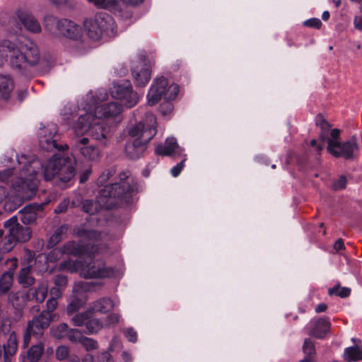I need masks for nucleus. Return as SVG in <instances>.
<instances>
[{
	"instance_id": "0eeeda50",
	"label": "nucleus",
	"mask_w": 362,
	"mask_h": 362,
	"mask_svg": "<svg viewBox=\"0 0 362 362\" xmlns=\"http://www.w3.org/2000/svg\"><path fill=\"white\" fill-rule=\"evenodd\" d=\"M73 129L77 135L89 132L93 139L100 141L103 145L107 144L110 128L103 120L94 117L92 112L81 115Z\"/></svg>"
},
{
	"instance_id": "37998d69",
	"label": "nucleus",
	"mask_w": 362,
	"mask_h": 362,
	"mask_svg": "<svg viewBox=\"0 0 362 362\" xmlns=\"http://www.w3.org/2000/svg\"><path fill=\"white\" fill-rule=\"evenodd\" d=\"M14 170H15L13 168H6L0 171V181L6 183L12 181L13 183L15 181L13 179L14 175Z\"/></svg>"
},
{
	"instance_id": "603ef678",
	"label": "nucleus",
	"mask_w": 362,
	"mask_h": 362,
	"mask_svg": "<svg viewBox=\"0 0 362 362\" xmlns=\"http://www.w3.org/2000/svg\"><path fill=\"white\" fill-rule=\"evenodd\" d=\"M186 160V155L184 156L183 159L178 164H177L175 166H174L171 169V174L173 177H177L180 175L182 170L183 169L185 166V162Z\"/></svg>"
},
{
	"instance_id": "6ab92c4d",
	"label": "nucleus",
	"mask_w": 362,
	"mask_h": 362,
	"mask_svg": "<svg viewBox=\"0 0 362 362\" xmlns=\"http://www.w3.org/2000/svg\"><path fill=\"white\" fill-rule=\"evenodd\" d=\"M58 34L64 35L74 40H79L82 37V29L81 26L72 21L64 18L59 23Z\"/></svg>"
},
{
	"instance_id": "774afa93",
	"label": "nucleus",
	"mask_w": 362,
	"mask_h": 362,
	"mask_svg": "<svg viewBox=\"0 0 362 362\" xmlns=\"http://www.w3.org/2000/svg\"><path fill=\"white\" fill-rule=\"evenodd\" d=\"M354 24L356 29L362 31V16L356 17L354 21Z\"/></svg>"
},
{
	"instance_id": "5701e85b",
	"label": "nucleus",
	"mask_w": 362,
	"mask_h": 362,
	"mask_svg": "<svg viewBox=\"0 0 362 362\" xmlns=\"http://www.w3.org/2000/svg\"><path fill=\"white\" fill-rule=\"evenodd\" d=\"M42 208V204H31L25 206L19 211L21 220L26 225L33 223L37 218V212L40 211Z\"/></svg>"
},
{
	"instance_id": "1a4fd4ad",
	"label": "nucleus",
	"mask_w": 362,
	"mask_h": 362,
	"mask_svg": "<svg viewBox=\"0 0 362 362\" xmlns=\"http://www.w3.org/2000/svg\"><path fill=\"white\" fill-rule=\"evenodd\" d=\"M86 105L83 108L86 112H92L93 117L103 120V118L115 117L119 115L122 111V106L117 103H110L99 105L95 97L92 94H88L84 100Z\"/></svg>"
},
{
	"instance_id": "de8ad7c7",
	"label": "nucleus",
	"mask_w": 362,
	"mask_h": 362,
	"mask_svg": "<svg viewBox=\"0 0 362 362\" xmlns=\"http://www.w3.org/2000/svg\"><path fill=\"white\" fill-rule=\"evenodd\" d=\"M81 344L87 351H92L98 349L97 341L91 338L83 337Z\"/></svg>"
},
{
	"instance_id": "7ed1b4c3",
	"label": "nucleus",
	"mask_w": 362,
	"mask_h": 362,
	"mask_svg": "<svg viewBox=\"0 0 362 362\" xmlns=\"http://www.w3.org/2000/svg\"><path fill=\"white\" fill-rule=\"evenodd\" d=\"M6 60L11 69L22 73L39 63L40 50L33 41L21 42L17 40L4 39L0 42V67Z\"/></svg>"
},
{
	"instance_id": "09e8293b",
	"label": "nucleus",
	"mask_w": 362,
	"mask_h": 362,
	"mask_svg": "<svg viewBox=\"0 0 362 362\" xmlns=\"http://www.w3.org/2000/svg\"><path fill=\"white\" fill-rule=\"evenodd\" d=\"M115 173V169L112 168L107 169L103 172L98 179V183L99 185H103L105 182Z\"/></svg>"
},
{
	"instance_id": "0e129e2a",
	"label": "nucleus",
	"mask_w": 362,
	"mask_h": 362,
	"mask_svg": "<svg viewBox=\"0 0 362 362\" xmlns=\"http://www.w3.org/2000/svg\"><path fill=\"white\" fill-rule=\"evenodd\" d=\"M61 253L59 250H54L51 251L48 255V259L51 262L56 261L58 259V255Z\"/></svg>"
},
{
	"instance_id": "e2e57ef3",
	"label": "nucleus",
	"mask_w": 362,
	"mask_h": 362,
	"mask_svg": "<svg viewBox=\"0 0 362 362\" xmlns=\"http://www.w3.org/2000/svg\"><path fill=\"white\" fill-rule=\"evenodd\" d=\"M86 283L81 281L74 284L73 292L76 293V296L80 293L79 289H84L86 288Z\"/></svg>"
},
{
	"instance_id": "13d9d810",
	"label": "nucleus",
	"mask_w": 362,
	"mask_h": 362,
	"mask_svg": "<svg viewBox=\"0 0 362 362\" xmlns=\"http://www.w3.org/2000/svg\"><path fill=\"white\" fill-rule=\"evenodd\" d=\"M57 299L56 298H50L47 301V303H46V305H47V310H45L46 312H49V314L51 315L50 313L52 312H53L57 308V305H58V303H57Z\"/></svg>"
},
{
	"instance_id": "9b49d317",
	"label": "nucleus",
	"mask_w": 362,
	"mask_h": 362,
	"mask_svg": "<svg viewBox=\"0 0 362 362\" xmlns=\"http://www.w3.org/2000/svg\"><path fill=\"white\" fill-rule=\"evenodd\" d=\"M358 145L354 137L345 142H340L335 140H329L327 151L333 156L345 159H353L355 153L358 151Z\"/></svg>"
},
{
	"instance_id": "680f3d73",
	"label": "nucleus",
	"mask_w": 362,
	"mask_h": 362,
	"mask_svg": "<svg viewBox=\"0 0 362 362\" xmlns=\"http://www.w3.org/2000/svg\"><path fill=\"white\" fill-rule=\"evenodd\" d=\"M64 288L58 287V286H54L50 289V296L52 298L58 299L62 297V291Z\"/></svg>"
},
{
	"instance_id": "4d7b16f0",
	"label": "nucleus",
	"mask_w": 362,
	"mask_h": 362,
	"mask_svg": "<svg viewBox=\"0 0 362 362\" xmlns=\"http://www.w3.org/2000/svg\"><path fill=\"white\" fill-rule=\"evenodd\" d=\"M69 204V198L64 199L59 204V205L55 208L54 212L56 214H61V213L64 212L67 209Z\"/></svg>"
},
{
	"instance_id": "2eb2a0df",
	"label": "nucleus",
	"mask_w": 362,
	"mask_h": 362,
	"mask_svg": "<svg viewBox=\"0 0 362 362\" xmlns=\"http://www.w3.org/2000/svg\"><path fill=\"white\" fill-rule=\"evenodd\" d=\"M61 253L72 255L74 256L87 255L88 257H94L98 253V247L90 244L77 243L69 241L60 248Z\"/></svg>"
},
{
	"instance_id": "9d476101",
	"label": "nucleus",
	"mask_w": 362,
	"mask_h": 362,
	"mask_svg": "<svg viewBox=\"0 0 362 362\" xmlns=\"http://www.w3.org/2000/svg\"><path fill=\"white\" fill-rule=\"evenodd\" d=\"M111 95L122 100L128 107L135 106L139 102V96L133 90L132 86L129 81L122 83H114L110 88Z\"/></svg>"
},
{
	"instance_id": "c9c22d12",
	"label": "nucleus",
	"mask_w": 362,
	"mask_h": 362,
	"mask_svg": "<svg viewBox=\"0 0 362 362\" xmlns=\"http://www.w3.org/2000/svg\"><path fill=\"white\" fill-rule=\"evenodd\" d=\"M44 346L42 344L33 346L28 351V358L30 362L37 361L43 352Z\"/></svg>"
},
{
	"instance_id": "f257e3e1",
	"label": "nucleus",
	"mask_w": 362,
	"mask_h": 362,
	"mask_svg": "<svg viewBox=\"0 0 362 362\" xmlns=\"http://www.w3.org/2000/svg\"><path fill=\"white\" fill-rule=\"evenodd\" d=\"M136 187V181L130 172L122 171L119 175V181L105 185L95 201L86 200L83 204V210L92 215L102 209H110L130 204L133 202V194Z\"/></svg>"
},
{
	"instance_id": "a18cd8bd",
	"label": "nucleus",
	"mask_w": 362,
	"mask_h": 362,
	"mask_svg": "<svg viewBox=\"0 0 362 362\" xmlns=\"http://www.w3.org/2000/svg\"><path fill=\"white\" fill-rule=\"evenodd\" d=\"M69 348L62 345L57 348L55 351L56 358L59 361H64L69 356Z\"/></svg>"
},
{
	"instance_id": "864d4df0",
	"label": "nucleus",
	"mask_w": 362,
	"mask_h": 362,
	"mask_svg": "<svg viewBox=\"0 0 362 362\" xmlns=\"http://www.w3.org/2000/svg\"><path fill=\"white\" fill-rule=\"evenodd\" d=\"M169 101L166 100L160 105L159 110L163 115H168L173 109V105Z\"/></svg>"
},
{
	"instance_id": "2f4dec72",
	"label": "nucleus",
	"mask_w": 362,
	"mask_h": 362,
	"mask_svg": "<svg viewBox=\"0 0 362 362\" xmlns=\"http://www.w3.org/2000/svg\"><path fill=\"white\" fill-rule=\"evenodd\" d=\"M61 20L57 19L52 15L46 16L44 18V24L45 28L51 33L58 34L60 26Z\"/></svg>"
},
{
	"instance_id": "473e14b6",
	"label": "nucleus",
	"mask_w": 362,
	"mask_h": 362,
	"mask_svg": "<svg viewBox=\"0 0 362 362\" xmlns=\"http://www.w3.org/2000/svg\"><path fill=\"white\" fill-rule=\"evenodd\" d=\"M362 358V351L357 346H351L345 349L344 359L347 362L356 361Z\"/></svg>"
},
{
	"instance_id": "dca6fc26",
	"label": "nucleus",
	"mask_w": 362,
	"mask_h": 362,
	"mask_svg": "<svg viewBox=\"0 0 362 362\" xmlns=\"http://www.w3.org/2000/svg\"><path fill=\"white\" fill-rule=\"evenodd\" d=\"M73 150L78 151L87 160L97 161L100 158V152L94 146L89 144L86 137H78L74 139Z\"/></svg>"
},
{
	"instance_id": "a211bd4d",
	"label": "nucleus",
	"mask_w": 362,
	"mask_h": 362,
	"mask_svg": "<svg viewBox=\"0 0 362 362\" xmlns=\"http://www.w3.org/2000/svg\"><path fill=\"white\" fill-rule=\"evenodd\" d=\"M51 322V315L49 312L42 311L41 314L33 317L28 324L27 329L33 333L36 337H40L45 328H47Z\"/></svg>"
},
{
	"instance_id": "338daca9",
	"label": "nucleus",
	"mask_w": 362,
	"mask_h": 362,
	"mask_svg": "<svg viewBox=\"0 0 362 362\" xmlns=\"http://www.w3.org/2000/svg\"><path fill=\"white\" fill-rule=\"evenodd\" d=\"M344 248V241L341 239H338L334 245V249L338 252L341 250H343Z\"/></svg>"
},
{
	"instance_id": "c756f323",
	"label": "nucleus",
	"mask_w": 362,
	"mask_h": 362,
	"mask_svg": "<svg viewBox=\"0 0 362 362\" xmlns=\"http://www.w3.org/2000/svg\"><path fill=\"white\" fill-rule=\"evenodd\" d=\"M13 281V274L7 272L2 274L0 279V295L7 293L11 289Z\"/></svg>"
},
{
	"instance_id": "7c9ffc66",
	"label": "nucleus",
	"mask_w": 362,
	"mask_h": 362,
	"mask_svg": "<svg viewBox=\"0 0 362 362\" xmlns=\"http://www.w3.org/2000/svg\"><path fill=\"white\" fill-rule=\"evenodd\" d=\"M68 230L69 226L67 224H63L59 226L50 237L48 245L53 247L59 243L64 238Z\"/></svg>"
},
{
	"instance_id": "49530a36",
	"label": "nucleus",
	"mask_w": 362,
	"mask_h": 362,
	"mask_svg": "<svg viewBox=\"0 0 362 362\" xmlns=\"http://www.w3.org/2000/svg\"><path fill=\"white\" fill-rule=\"evenodd\" d=\"M303 351L304 354L310 356L315 354V349L314 342L309 339H305L303 346Z\"/></svg>"
},
{
	"instance_id": "cd10ccee",
	"label": "nucleus",
	"mask_w": 362,
	"mask_h": 362,
	"mask_svg": "<svg viewBox=\"0 0 362 362\" xmlns=\"http://www.w3.org/2000/svg\"><path fill=\"white\" fill-rule=\"evenodd\" d=\"M18 281L23 287H28L35 282V279L31 275V266H25L22 268L18 276Z\"/></svg>"
},
{
	"instance_id": "a878e982",
	"label": "nucleus",
	"mask_w": 362,
	"mask_h": 362,
	"mask_svg": "<svg viewBox=\"0 0 362 362\" xmlns=\"http://www.w3.org/2000/svg\"><path fill=\"white\" fill-rule=\"evenodd\" d=\"M88 2L100 8H115V12H118L119 16L125 19L130 18L132 16V12L127 8L124 10L119 9L115 0H88Z\"/></svg>"
},
{
	"instance_id": "8fccbe9b",
	"label": "nucleus",
	"mask_w": 362,
	"mask_h": 362,
	"mask_svg": "<svg viewBox=\"0 0 362 362\" xmlns=\"http://www.w3.org/2000/svg\"><path fill=\"white\" fill-rule=\"evenodd\" d=\"M120 316L118 314H112L106 317L105 320L103 321L104 327L115 325L119 321Z\"/></svg>"
},
{
	"instance_id": "4c0bfd02",
	"label": "nucleus",
	"mask_w": 362,
	"mask_h": 362,
	"mask_svg": "<svg viewBox=\"0 0 362 362\" xmlns=\"http://www.w3.org/2000/svg\"><path fill=\"white\" fill-rule=\"evenodd\" d=\"M90 311H86L76 314L72 318L71 322L74 326L81 327L83 325H86V322L90 317Z\"/></svg>"
},
{
	"instance_id": "f03ea898",
	"label": "nucleus",
	"mask_w": 362,
	"mask_h": 362,
	"mask_svg": "<svg viewBox=\"0 0 362 362\" xmlns=\"http://www.w3.org/2000/svg\"><path fill=\"white\" fill-rule=\"evenodd\" d=\"M18 163L25 164L23 170L25 175H33L40 178L43 175L46 181L52 180L57 176L62 182H68L75 175L76 162L67 156H58L54 155L45 164L34 156L22 155L17 158Z\"/></svg>"
},
{
	"instance_id": "c03bdc74",
	"label": "nucleus",
	"mask_w": 362,
	"mask_h": 362,
	"mask_svg": "<svg viewBox=\"0 0 362 362\" xmlns=\"http://www.w3.org/2000/svg\"><path fill=\"white\" fill-rule=\"evenodd\" d=\"M69 340L73 343H81L83 336L81 331L78 329H69V334L67 335Z\"/></svg>"
},
{
	"instance_id": "b1692460",
	"label": "nucleus",
	"mask_w": 362,
	"mask_h": 362,
	"mask_svg": "<svg viewBox=\"0 0 362 362\" xmlns=\"http://www.w3.org/2000/svg\"><path fill=\"white\" fill-rule=\"evenodd\" d=\"M47 291L48 283L43 281L36 288L29 289L25 295V298L28 300H35L37 303H42L47 297Z\"/></svg>"
},
{
	"instance_id": "72a5a7b5",
	"label": "nucleus",
	"mask_w": 362,
	"mask_h": 362,
	"mask_svg": "<svg viewBox=\"0 0 362 362\" xmlns=\"http://www.w3.org/2000/svg\"><path fill=\"white\" fill-rule=\"evenodd\" d=\"M4 350L5 356H13L18 348L17 339L14 333H11L8 339L7 344H4Z\"/></svg>"
},
{
	"instance_id": "ea45409f",
	"label": "nucleus",
	"mask_w": 362,
	"mask_h": 362,
	"mask_svg": "<svg viewBox=\"0 0 362 362\" xmlns=\"http://www.w3.org/2000/svg\"><path fill=\"white\" fill-rule=\"evenodd\" d=\"M16 242L8 235L1 237L0 240V251L8 252L14 247Z\"/></svg>"
},
{
	"instance_id": "69168bd1",
	"label": "nucleus",
	"mask_w": 362,
	"mask_h": 362,
	"mask_svg": "<svg viewBox=\"0 0 362 362\" xmlns=\"http://www.w3.org/2000/svg\"><path fill=\"white\" fill-rule=\"evenodd\" d=\"M91 174V170L87 169L81 175H80V182H85L89 177Z\"/></svg>"
},
{
	"instance_id": "bf43d9fd",
	"label": "nucleus",
	"mask_w": 362,
	"mask_h": 362,
	"mask_svg": "<svg viewBox=\"0 0 362 362\" xmlns=\"http://www.w3.org/2000/svg\"><path fill=\"white\" fill-rule=\"evenodd\" d=\"M304 25L308 27L320 28L322 25V22L319 18H311L305 21Z\"/></svg>"
},
{
	"instance_id": "423d86ee",
	"label": "nucleus",
	"mask_w": 362,
	"mask_h": 362,
	"mask_svg": "<svg viewBox=\"0 0 362 362\" xmlns=\"http://www.w3.org/2000/svg\"><path fill=\"white\" fill-rule=\"evenodd\" d=\"M61 268L70 272H80L85 279H97L111 277L115 274V269L107 267L101 261H92L89 263L80 260H68L61 264Z\"/></svg>"
},
{
	"instance_id": "ddd939ff",
	"label": "nucleus",
	"mask_w": 362,
	"mask_h": 362,
	"mask_svg": "<svg viewBox=\"0 0 362 362\" xmlns=\"http://www.w3.org/2000/svg\"><path fill=\"white\" fill-rule=\"evenodd\" d=\"M8 235L16 242H26L31 238V230L28 226H23L18 222V218L13 216L4 223Z\"/></svg>"
},
{
	"instance_id": "aec40b11",
	"label": "nucleus",
	"mask_w": 362,
	"mask_h": 362,
	"mask_svg": "<svg viewBox=\"0 0 362 362\" xmlns=\"http://www.w3.org/2000/svg\"><path fill=\"white\" fill-rule=\"evenodd\" d=\"M16 16L28 31L34 34L41 33L42 28L40 23L32 13L19 10L16 13Z\"/></svg>"
},
{
	"instance_id": "20e7f679",
	"label": "nucleus",
	"mask_w": 362,
	"mask_h": 362,
	"mask_svg": "<svg viewBox=\"0 0 362 362\" xmlns=\"http://www.w3.org/2000/svg\"><path fill=\"white\" fill-rule=\"evenodd\" d=\"M18 165L21 166V177H16L12 183L14 197L13 200L6 203V207L9 210H14L22 205L25 201L33 198L38 188L39 178L33 175H29L28 173L25 175L23 172L25 164L18 163Z\"/></svg>"
},
{
	"instance_id": "a19ab883",
	"label": "nucleus",
	"mask_w": 362,
	"mask_h": 362,
	"mask_svg": "<svg viewBox=\"0 0 362 362\" xmlns=\"http://www.w3.org/2000/svg\"><path fill=\"white\" fill-rule=\"evenodd\" d=\"M83 300L78 296H74V298L71 300L66 307L67 314L72 315L75 312L78 311L83 306Z\"/></svg>"
},
{
	"instance_id": "3c124183",
	"label": "nucleus",
	"mask_w": 362,
	"mask_h": 362,
	"mask_svg": "<svg viewBox=\"0 0 362 362\" xmlns=\"http://www.w3.org/2000/svg\"><path fill=\"white\" fill-rule=\"evenodd\" d=\"M68 280L66 276L59 274L54 276V283L56 286L64 288L67 284Z\"/></svg>"
},
{
	"instance_id": "6e6d98bb",
	"label": "nucleus",
	"mask_w": 362,
	"mask_h": 362,
	"mask_svg": "<svg viewBox=\"0 0 362 362\" xmlns=\"http://www.w3.org/2000/svg\"><path fill=\"white\" fill-rule=\"evenodd\" d=\"M346 178L344 176H340L337 180L333 183L334 190L343 189L346 187Z\"/></svg>"
},
{
	"instance_id": "79ce46f5",
	"label": "nucleus",
	"mask_w": 362,
	"mask_h": 362,
	"mask_svg": "<svg viewBox=\"0 0 362 362\" xmlns=\"http://www.w3.org/2000/svg\"><path fill=\"white\" fill-rule=\"evenodd\" d=\"M328 293L330 296L337 295L341 298H346L350 295L351 289L348 287L341 288L339 286H336L329 288Z\"/></svg>"
},
{
	"instance_id": "f8f14e48",
	"label": "nucleus",
	"mask_w": 362,
	"mask_h": 362,
	"mask_svg": "<svg viewBox=\"0 0 362 362\" xmlns=\"http://www.w3.org/2000/svg\"><path fill=\"white\" fill-rule=\"evenodd\" d=\"M57 133V127L55 124L51 123L41 130L40 133L39 143L40 147L47 151L54 150L63 151L68 148L66 144H58L57 140L54 139Z\"/></svg>"
},
{
	"instance_id": "6e6552de",
	"label": "nucleus",
	"mask_w": 362,
	"mask_h": 362,
	"mask_svg": "<svg viewBox=\"0 0 362 362\" xmlns=\"http://www.w3.org/2000/svg\"><path fill=\"white\" fill-rule=\"evenodd\" d=\"M179 92V86L175 83L170 84L168 79L161 76L156 78L151 86L147 95L149 105H154L163 98L165 100H173Z\"/></svg>"
},
{
	"instance_id": "39448f33",
	"label": "nucleus",
	"mask_w": 362,
	"mask_h": 362,
	"mask_svg": "<svg viewBox=\"0 0 362 362\" xmlns=\"http://www.w3.org/2000/svg\"><path fill=\"white\" fill-rule=\"evenodd\" d=\"M83 27L88 36L94 41L117 34V27L113 18L105 12H100L86 18Z\"/></svg>"
},
{
	"instance_id": "c85d7f7f",
	"label": "nucleus",
	"mask_w": 362,
	"mask_h": 362,
	"mask_svg": "<svg viewBox=\"0 0 362 362\" xmlns=\"http://www.w3.org/2000/svg\"><path fill=\"white\" fill-rule=\"evenodd\" d=\"M114 307V303L109 298H103L96 300L93 306V310L102 313H106Z\"/></svg>"
},
{
	"instance_id": "052dcab7",
	"label": "nucleus",
	"mask_w": 362,
	"mask_h": 362,
	"mask_svg": "<svg viewBox=\"0 0 362 362\" xmlns=\"http://www.w3.org/2000/svg\"><path fill=\"white\" fill-rule=\"evenodd\" d=\"M124 334L129 341L136 342L137 339L136 332L132 328H127L124 331Z\"/></svg>"
},
{
	"instance_id": "f3484780",
	"label": "nucleus",
	"mask_w": 362,
	"mask_h": 362,
	"mask_svg": "<svg viewBox=\"0 0 362 362\" xmlns=\"http://www.w3.org/2000/svg\"><path fill=\"white\" fill-rule=\"evenodd\" d=\"M146 120L148 122L146 124L141 122L131 127L129 129V136L134 138V139L143 140V134L146 132H150L151 130L154 132L155 136L157 132L155 115L151 113H147L146 115Z\"/></svg>"
},
{
	"instance_id": "4be33fe9",
	"label": "nucleus",
	"mask_w": 362,
	"mask_h": 362,
	"mask_svg": "<svg viewBox=\"0 0 362 362\" xmlns=\"http://www.w3.org/2000/svg\"><path fill=\"white\" fill-rule=\"evenodd\" d=\"M182 150L177 144V139L174 137L166 139L164 144H159L156 147L155 153L160 156H170L172 154H180Z\"/></svg>"
},
{
	"instance_id": "5fc2aeb1",
	"label": "nucleus",
	"mask_w": 362,
	"mask_h": 362,
	"mask_svg": "<svg viewBox=\"0 0 362 362\" xmlns=\"http://www.w3.org/2000/svg\"><path fill=\"white\" fill-rule=\"evenodd\" d=\"M21 296V295L19 292H11L8 296V301L12 303L13 306H19L21 305L19 303V298Z\"/></svg>"
},
{
	"instance_id": "e433bc0d",
	"label": "nucleus",
	"mask_w": 362,
	"mask_h": 362,
	"mask_svg": "<svg viewBox=\"0 0 362 362\" xmlns=\"http://www.w3.org/2000/svg\"><path fill=\"white\" fill-rule=\"evenodd\" d=\"M86 333L93 334L104 327L103 321L99 319H90L86 322Z\"/></svg>"
},
{
	"instance_id": "393cba45",
	"label": "nucleus",
	"mask_w": 362,
	"mask_h": 362,
	"mask_svg": "<svg viewBox=\"0 0 362 362\" xmlns=\"http://www.w3.org/2000/svg\"><path fill=\"white\" fill-rule=\"evenodd\" d=\"M132 75L135 84L137 86L144 87L148 83L151 78V67L147 64H144L141 67L138 66L132 71Z\"/></svg>"
},
{
	"instance_id": "4468645a",
	"label": "nucleus",
	"mask_w": 362,
	"mask_h": 362,
	"mask_svg": "<svg viewBox=\"0 0 362 362\" xmlns=\"http://www.w3.org/2000/svg\"><path fill=\"white\" fill-rule=\"evenodd\" d=\"M143 140L134 139L126 144V154L132 159H137L140 158L145 152L148 143L154 136V132H146L143 134Z\"/></svg>"
},
{
	"instance_id": "412c9836",
	"label": "nucleus",
	"mask_w": 362,
	"mask_h": 362,
	"mask_svg": "<svg viewBox=\"0 0 362 362\" xmlns=\"http://www.w3.org/2000/svg\"><path fill=\"white\" fill-rule=\"evenodd\" d=\"M310 335L317 339H322L329 332L331 327V323L328 318L322 317L315 321L310 322Z\"/></svg>"
},
{
	"instance_id": "f704fd0d",
	"label": "nucleus",
	"mask_w": 362,
	"mask_h": 362,
	"mask_svg": "<svg viewBox=\"0 0 362 362\" xmlns=\"http://www.w3.org/2000/svg\"><path fill=\"white\" fill-rule=\"evenodd\" d=\"M75 234L83 239L90 240H96L101 236L100 233L97 230H88L83 228L76 230Z\"/></svg>"
},
{
	"instance_id": "bb28decb",
	"label": "nucleus",
	"mask_w": 362,
	"mask_h": 362,
	"mask_svg": "<svg viewBox=\"0 0 362 362\" xmlns=\"http://www.w3.org/2000/svg\"><path fill=\"white\" fill-rule=\"evenodd\" d=\"M13 88V83L12 79L8 76L0 74V96L4 100H8Z\"/></svg>"
},
{
	"instance_id": "58836bf2",
	"label": "nucleus",
	"mask_w": 362,
	"mask_h": 362,
	"mask_svg": "<svg viewBox=\"0 0 362 362\" xmlns=\"http://www.w3.org/2000/svg\"><path fill=\"white\" fill-rule=\"evenodd\" d=\"M69 329L67 324L62 323L57 327H52L51 331L55 338L62 339L67 337Z\"/></svg>"
}]
</instances>
